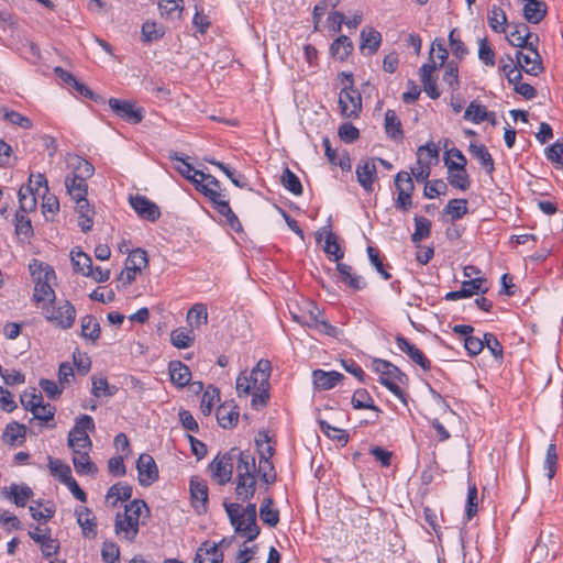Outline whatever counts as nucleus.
<instances>
[{
    "label": "nucleus",
    "mask_w": 563,
    "mask_h": 563,
    "mask_svg": "<svg viewBox=\"0 0 563 563\" xmlns=\"http://www.w3.org/2000/svg\"><path fill=\"white\" fill-rule=\"evenodd\" d=\"M169 158L172 161H178L180 164L176 167L177 172L188 179L191 184L197 180L196 176H200L205 174L201 170L195 169L189 163L185 162L181 157H179L177 152H173L169 154Z\"/></svg>",
    "instance_id": "obj_43"
},
{
    "label": "nucleus",
    "mask_w": 563,
    "mask_h": 563,
    "mask_svg": "<svg viewBox=\"0 0 563 563\" xmlns=\"http://www.w3.org/2000/svg\"><path fill=\"white\" fill-rule=\"evenodd\" d=\"M131 207L137 213V216L150 222H156L161 217V210L158 206L151 201L148 198L135 195L129 198Z\"/></svg>",
    "instance_id": "obj_12"
},
{
    "label": "nucleus",
    "mask_w": 563,
    "mask_h": 563,
    "mask_svg": "<svg viewBox=\"0 0 563 563\" xmlns=\"http://www.w3.org/2000/svg\"><path fill=\"white\" fill-rule=\"evenodd\" d=\"M445 166L448 167V183L460 190H467L471 186L470 176L462 164H455L454 161L449 158L444 159Z\"/></svg>",
    "instance_id": "obj_16"
},
{
    "label": "nucleus",
    "mask_w": 563,
    "mask_h": 563,
    "mask_svg": "<svg viewBox=\"0 0 563 563\" xmlns=\"http://www.w3.org/2000/svg\"><path fill=\"white\" fill-rule=\"evenodd\" d=\"M528 53L518 51L516 54L517 65L526 73L538 76L543 71L542 58L538 52V45L526 48Z\"/></svg>",
    "instance_id": "obj_10"
},
{
    "label": "nucleus",
    "mask_w": 563,
    "mask_h": 563,
    "mask_svg": "<svg viewBox=\"0 0 563 563\" xmlns=\"http://www.w3.org/2000/svg\"><path fill=\"white\" fill-rule=\"evenodd\" d=\"M89 451L74 453L73 464L79 475H95L98 472L96 464L90 460Z\"/></svg>",
    "instance_id": "obj_32"
},
{
    "label": "nucleus",
    "mask_w": 563,
    "mask_h": 563,
    "mask_svg": "<svg viewBox=\"0 0 563 563\" xmlns=\"http://www.w3.org/2000/svg\"><path fill=\"white\" fill-rule=\"evenodd\" d=\"M20 212L29 213L36 209L34 188L31 185L21 187L19 190Z\"/></svg>",
    "instance_id": "obj_40"
},
{
    "label": "nucleus",
    "mask_w": 563,
    "mask_h": 563,
    "mask_svg": "<svg viewBox=\"0 0 563 563\" xmlns=\"http://www.w3.org/2000/svg\"><path fill=\"white\" fill-rule=\"evenodd\" d=\"M145 509L148 512V507L142 499H134L128 505H125L124 512H121L126 518L131 517V519L140 527V518L142 516V510Z\"/></svg>",
    "instance_id": "obj_55"
},
{
    "label": "nucleus",
    "mask_w": 563,
    "mask_h": 563,
    "mask_svg": "<svg viewBox=\"0 0 563 563\" xmlns=\"http://www.w3.org/2000/svg\"><path fill=\"white\" fill-rule=\"evenodd\" d=\"M336 269L339 272L340 280L353 290H361L366 286L362 277L353 273L352 266L344 263H338Z\"/></svg>",
    "instance_id": "obj_26"
},
{
    "label": "nucleus",
    "mask_w": 563,
    "mask_h": 563,
    "mask_svg": "<svg viewBox=\"0 0 563 563\" xmlns=\"http://www.w3.org/2000/svg\"><path fill=\"white\" fill-rule=\"evenodd\" d=\"M255 444L260 455V460L272 459L274 455V448L271 445V438L264 431H260L255 437Z\"/></svg>",
    "instance_id": "obj_49"
},
{
    "label": "nucleus",
    "mask_w": 563,
    "mask_h": 563,
    "mask_svg": "<svg viewBox=\"0 0 563 563\" xmlns=\"http://www.w3.org/2000/svg\"><path fill=\"white\" fill-rule=\"evenodd\" d=\"M227 515L231 525L238 534L244 537L246 541L255 540L261 529L256 522V505L247 504L242 508L240 504H224Z\"/></svg>",
    "instance_id": "obj_1"
},
{
    "label": "nucleus",
    "mask_w": 563,
    "mask_h": 563,
    "mask_svg": "<svg viewBox=\"0 0 563 563\" xmlns=\"http://www.w3.org/2000/svg\"><path fill=\"white\" fill-rule=\"evenodd\" d=\"M236 467V487L235 495L241 501L250 500L256 489V463L254 455L249 452L241 454Z\"/></svg>",
    "instance_id": "obj_3"
},
{
    "label": "nucleus",
    "mask_w": 563,
    "mask_h": 563,
    "mask_svg": "<svg viewBox=\"0 0 563 563\" xmlns=\"http://www.w3.org/2000/svg\"><path fill=\"white\" fill-rule=\"evenodd\" d=\"M187 320L192 328H198L201 324H206L208 322V312L206 306L202 303H197L190 308L187 313Z\"/></svg>",
    "instance_id": "obj_52"
},
{
    "label": "nucleus",
    "mask_w": 563,
    "mask_h": 563,
    "mask_svg": "<svg viewBox=\"0 0 563 563\" xmlns=\"http://www.w3.org/2000/svg\"><path fill=\"white\" fill-rule=\"evenodd\" d=\"M353 51V43L346 35H341L330 46V54L341 62L345 60Z\"/></svg>",
    "instance_id": "obj_35"
},
{
    "label": "nucleus",
    "mask_w": 563,
    "mask_h": 563,
    "mask_svg": "<svg viewBox=\"0 0 563 563\" xmlns=\"http://www.w3.org/2000/svg\"><path fill=\"white\" fill-rule=\"evenodd\" d=\"M223 539L219 544L210 541H205L196 551L192 563H223V552L219 545L223 544Z\"/></svg>",
    "instance_id": "obj_15"
},
{
    "label": "nucleus",
    "mask_w": 563,
    "mask_h": 563,
    "mask_svg": "<svg viewBox=\"0 0 563 563\" xmlns=\"http://www.w3.org/2000/svg\"><path fill=\"white\" fill-rule=\"evenodd\" d=\"M355 173L360 185L366 191H371L373 189V184L377 174L374 159L362 161L360 164H357Z\"/></svg>",
    "instance_id": "obj_20"
},
{
    "label": "nucleus",
    "mask_w": 563,
    "mask_h": 563,
    "mask_svg": "<svg viewBox=\"0 0 563 563\" xmlns=\"http://www.w3.org/2000/svg\"><path fill=\"white\" fill-rule=\"evenodd\" d=\"M14 220H15V223H14L15 233L19 236L23 235L24 238H30L33 235V227H32L31 220L26 216V213L16 211Z\"/></svg>",
    "instance_id": "obj_63"
},
{
    "label": "nucleus",
    "mask_w": 563,
    "mask_h": 563,
    "mask_svg": "<svg viewBox=\"0 0 563 563\" xmlns=\"http://www.w3.org/2000/svg\"><path fill=\"white\" fill-rule=\"evenodd\" d=\"M140 527L131 519L126 518L121 512H118L114 520L115 536L130 543L134 542L139 533Z\"/></svg>",
    "instance_id": "obj_17"
},
{
    "label": "nucleus",
    "mask_w": 563,
    "mask_h": 563,
    "mask_svg": "<svg viewBox=\"0 0 563 563\" xmlns=\"http://www.w3.org/2000/svg\"><path fill=\"white\" fill-rule=\"evenodd\" d=\"M170 341L177 349H187L194 342L192 331L183 328L175 329L170 333Z\"/></svg>",
    "instance_id": "obj_48"
},
{
    "label": "nucleus",
    "mask_w": 563,
    "mask_h": 563,
    "mask_svg": "<svg viewBox=\"0 0 563 563\" xmlns=\"http://www.w3.org/2000/svg\"><path fill=\"white\" fill-rule=\"evenodd\" d=\"M323 251L330 260L335 262L340 261L344 256V251L341 249L336 236L332 232H329L325 236Z\"/></svg>",
    "instance_id": "obj_53"
},
{
    "label": "nucleus",
    "mask_w": 563,
    "mask_h": 563,
    "mask_svg": "<svg viewBox=\"0 0 563 563\" xmlns=\"http://www.w3.org/2000/svg\"><path fill=\"white\" fill-rule=\"evenodd\" d=\"M71 263L74 269L82 276H86L92 266L91 257L80 250L71 251Z\"/></svg>",
    "instance_id": "obj_45"
},
{
    "label": "nucleus",
    "mask_w": 563,
    "mask_h": 563,
    "mask_svg": "<svg viewBox=\"0 0 563 563\" xmlns=\"http://www.w3.org/2000/svg\"><path fill=\"white\" fill-rule=\"evenodd\" d=\"M385 131L388 137L395 141L404 139L402 125L396 112L388 109L385 113Z\"/></svg>",
    "instance_id": "obj_33"
},
{
    "label": "nucleus",
    "mask_w": 563,
    "mask_h": 563,
    "mask_svg": "<svg viewBox=\"0 0 563 563\" xmlns=\"http://www.w3.org/2000/svg\"><path fill=\"white\" fill-rule=\"evenodd\" d=\"M256 474H258L261 481L266 485L275 483L276 472L271 459L260 460L258 467H256Z\"/></svg>",
    "instance_id": "obj_56"
},
{
    "label": "nucleus",
    "mask_w": 563,
    "mask_h": 563,
    "mask_svg": "<svg viewBox=\"0 0 563 563\" xmlns=\"http://www.w3.org/2000/svg\"><path fill=\"white\" fill-rule=\"evenodd\" d=\"M280 181L292 195L300 196L302 194V185L299 178L288 167L284 168Z\"/></svg>",
    "instance_id": "obj_46"
},
{
    "label": "nucleus",
    "mask_w": 563,
    "mask_h": 563,
    "mask_svg": "<svg viewBox=\"0 0 563 563\" xmlns=\"http://www.w3.org/2000/svg\"><path fill=\"white\" fill-rule=\"evenodd\" d=\"M132 496V486L126 483H117L112 485L106 495L107 501L115 507L118 501H126Z\"/></svg>",
    "instance_id": "obj_31"
},
{
    "label": "nucleus",
    "mask_w": 563,
    "mask_h": 563,
    "mask_svg": "<svg viewBox=\"0 0 563 563\" xmlns=\"http://www.w3.org/2000/svg\"><path fill=\"white\" fill-rule=\"evenodd\" d=\"M45 319L57 328L70 329L76 320V309L68 300L56 301L43 307Z\"/></svg>",
    "instance_id": "obj_6"
},
{
    "label": "nucleus",
    "mask_w": 563,
    "mask_h": 563,
    "mask_svg": "<svg viewBox=\"0 0 563 563\" xmlns=\"http://www.w3.org/2000/svg\"><path fill=\"white\" fill-rule=\"evenodd\" d=\"M76 211L78 212V225L82 232H88L93 225L92 217L95 214L93 209L90 207L88 200L76 202Z\"/></svg>",
    "instance_id": "obj_37"
},
{
    "label": "nucleus",
    "mask_w": 563,
    "mask_h": 563,
    "mask_svg": "<svg viewBox=\"0 0 563 563\" xmlns=\"http://www.w3.org/2000/svg\"><path fill=\"white\" fill-rule=\"evenodd\" d=\"M396 342H397L398 349L401 352L406 353L422 369H424V371L430 369L431 363L427 358V356L423 354V352L420 351L418 347H416L413 344H411L405 336L397 335Z\"/></svg>",
    "instance_id": "obj_19"
},
{
    "label": "nucleus",
    "mask_w": 563,
    "mask_h": 563,
    "mask_svg": "<svg viewBox=\"0 0 563 563\" xmlns=\"http://www.w3.org/2000/svg\"><path fill=\"white\" fill-rule=\"evenodd\" d=\"M373 368L380 375L379 382L396 397L405 400V394L396 382L402 383L407 378L406 374L396 365L380 358L373 361Z\"/></svg>",
    "instance_id": "obj_5"
},
{
    "label": "nucleus",
    "mask_w": 563,
    "mask_h": 563,
    "mask_svg": "<svg viewBox=\"0 0 563 563\" xmlns=\"http://www.w3.org/2000/svg\"><path fill=\"white\" fill-rule=\"evenodd\" d=\"M115 386H110L108 380L102 377H92V395L99 397H111L117 393Z\"/></svg>",
    "instance_id": "obj_57"
},
{
    "label": "nucleus",
    "mask_w": 563,
    "mask_h": 563,
    "mask_svg": "<svg viewBox=\"0 0 563 563\" xmlns=\"http://www.w3.org/2000/svg\"><path fill=\"white\" fill-rule=\"evenodd\" d=\"M80 323V335L84 339L96 343L101 333L100 324L97 318L92 314H86L81 318Z\"/></svg>",
    "instance_id": "obj_29"
},
{
    "label": "nucleus",
    "mask_w": 563,
    "mask_h": 563,
    "mask_svg": "<svg viewBox=\"0 0 563 563\" xmlns=\"http://www.w3.org/2000/svg\"><path fill=\"white\" fill-rule=\"evenodd\" d=\"M471 155L476 158L488 175L495 170L493 157L485 145L471 143L468 146Z\"/></svg>",
    "instance_id": "obj_30"
},
{
    "label": "nucleus",
    "mask_w": 563,
    "mask_h": 563,
    "mask_svg": "<svg viewBox=\"0 0 563 563\" xmlns=\"http://www.w3.org/2000/svg\"><path fill=\"white\" fill-rule=\"evenodd\" d=\"M313 384L319 390H328L333 388L340 380L344 378L343 374L331 371L324 372L316 369L312 372Z\"/></svg>",
    "instance_id": "obj_22"
},
{
    "label": "nucleus",
    "mask_w": 563,
    "mask_h": 563,
    "mask_svg": "<svg viewBox=\"0 0 563 563\" xmlns=\"http://www.w3.org/2000/svg\"><path fill=\"white\" fill-rule=\"evenodd\" d=\"M95 173V167L91 163L82 157H76V164L74 165V170L71 178L79 179L81 181H87Z\"/></svg>",
    "instance_id": "obj_44"
},
{
    "label": "nucleus",
    "mask_w": 563,
    "mask_h": 563,
    "mask_svg": "<svg viewBox=\"0 0 563 563\" xmlns=\"http://www.w3.org/2000/svg\"><path fill=\"white\" fill-rule=\"evenodd\" d=\"M486 117H488V111L476 101H472L464 112V119L475 124L485 121Z\"/></svg>",
    "instance_id": "obj_51"
},
{
    "label": "nucleus",
    "mask_w": 563,
    "mask_h": 563,
    "mask_svg": "<svg viewBox=\"0 0 563 563\" xmlns=\"http://www.w3.org/2000/svg\"><path fill=\"white\" fill-rule=\"evenodd\" d=\"M352 405L355 409H371L379 411L378 407L374 405L373 398L366 389H357L352 397Z\"/></svg>",
    "instance_id": "obj_50"
},
{
    "label": "nucleus",
    "mask_w": 563,
    "mask_h": 563,
    "mask_svg": "<svg viewBox=\"0 0 563 563\" xmlns=\"http://www.w3.org/2000/svg\"><path fill=\"white\" fill-rule=\"evenodd\" d=\"M244 453H249V451H240L238 448H232L223 454L219 453L209 464L212 479L220 486L228 484L232 479L235 461L239 463L241 454Z\"/></svg>",
    "instance_id": "obj_4"
},
{
    "label": "nucleus",
    "mask_w": 563,
    "mask_h": 563,
    "mask_svg": "<svg viewBox=\"0 0 563 563\" xmlns=\"http://www.w3.org/2000/svg\"><path fill=\"white\" fill-rule=\"evenodd\" d=\"M109 107L119 118L131 124H137L144 118L143 109L136 108L135 102L131 100L111 98L109 99Z\"/></svg>",
    "instance_id": "obj_9"
},
{
    "label": "nucleus",
    "mask_w": 563,
    "mask_h": 563,
    "mask_svg": "<svg viewBox=\"0 0 563 563\" xmlns=\"http://www.w3.org/2000/svg\"><path fill=\"white\" fill-rule=\"evenodd\" d=\"M29 268L35 283L33 300L36 303L43 301L55 303L56 295L52 287L56 279L54 269L49 265L43 264L37 260H33L32 263H30Z\"/></svg>",
    "instance_id": "obj_2"
},
{
    "label": "nucleus",
    "mask_w": 563,
    "mask_h": 563,
    "mask_svg": "<svg viewBox=\"0 0 563 563\" xmlns=\"http://www.w3.org/2000/svg\"><path fill=\"white\" fill-rule=\"evenodd\" d=\"M147 263V253L142 249L132 251L126 258V265L137 272H141Z\"/></svg>",
    "instance_id": "obj_64"
},
{
    "label": "nucleus",
    "mask_w": 563,
    "mask_h": 563,
    "mask_svg": "<svg viewBox=\"0 0 563 563\" xmlns=\"http://www.w3.org/2000/svg\"><path fill=\"white\" fill-rule=\"evenodd\" d=\"M65 187L67 189V192L75 202L87 200V181H81L79 179L71 178L70 176H66Z\"/></svg>",
    "instance_id": "obj_36"
},
{
    "label": "nucleus",
    "mask_w": 563,
    "mask_h": 563,
    "mask_svg": "<svg viewBox=\"0 0 563 563\" xmlns=\"http://www.w3.org/2000/svg\"><path fill=\"white\" fill-rule=\"evenodd\" d=\"M1 494L4 498L12 500L18 507H24L27 499L32 497L33 492L26 485L19 486L16 484H12L9 489L4 487Z\"/></svg>",
    "instance_id": "obj_23"
},
{
    "label": "nucleus",
    "mask_w": 563,
    "mask_h": 563,
    "mask_svg": "<svg viewBox=\"0 0 563 563\" xmlns=\"http://www.w3.org/2000/svg\"><path fill=\"white\" fill-rule=\"evenodd\" d=\"M339 106L345 118H357L362 110V96L353 85L345 86L340 92Z\"/></svg>",
    "instance_id": "obj_8"
},
{
    "label": "nucleus",
    "mask_w": 563,
    "mask_h": 563,
    "mask_svg": "<svg viewBox=\"0 0 563 563\" xmlns=\"http://www.w3.org/2000/svg\"><path fill=\"white\" fill-rule=\"evenodd\" d=\"M443 66H444L443 81L445 84H448L449 88L452 91H456L460 88L457 64L454 62H449V63L444 64Z\"/></svg>",
    "instance_id": "obj_58"
},
{
    "label": "nucleus",
    "mask_w": 563,
    "mask_h": 563,
    "mask_svg": "<svg viewBox=\"0 0 563 563\" xmlns=\"http://www.w3.org/2000/svg\"><path fill=\"white\" fill-rule=\"evenodd\" d=\"M526 3L523 5V16L525 19L532 23H540L545 14H547V4L540 0H525Z\"/></svg>",
    "instance_id": "obj_25"
},
{
    "label": "nucleus",
    "mask_w": 563,
    "mask_h": 563,
    "mask_svg": "<svg viewBox=\"0 0 563 563\" xmlns=\"http://www.w3.org/2000/svg\"><path fill=\"white\" fill-rule=\"evenodd\" d=\"M507 41L511 46L527 48L538 45L539 36L529 31L525 23L515 24L514 31L507 35Z\"/></svg>",
    "instance_id": "obj_13"
},
{
    "label": "nucleus",
    "mask_w": 563,
    "mask_h": 563,
    "mask_svg": "<svg viewBox=\"0 0 563 563\" xmlns=\"http://www.w3.org/2000/svg\"><path fill=\"white\" fill-rule=\"evenodd\" d=\"M75 515L84 537L95 538L97 536V520L91 515V510L88 507L79 506L76 508Z\"/></svg>",
    "instance_id": "obj_21"
},
{
    "label": "nucleus",
    "mask_w": 563,
    "mask_h": 563,
    "mask_svg": "<svg viewBox=\"0 0 563 563\" xmlns=\"http://www.w3.org/2000/svg\"><path fill=\"white\" fill-rule=\"evenodd\" d=\"M273 504V498L266 497L260 507V517L269 527H275L279 522V512L272 508Z\"/></svg>",
    "instance_id": "obj_41"
},
{
    "label": "nucleus",
    "mask_w": 563,
    "mask_h": 563,
    "mask_svg": "<svg viewBox=\"0 0 563 563\" xmlns=\"http://www.w3.org/2000/svg\"><path fill=\"white\" fill-rule=\"evenodd\" d=\"M417 157L418 163H423L430 166L433 161H438L439 150L432 142L427 143L426 145L418 147Z\"/></svg>",
    "instance_id": "obj_59"
},
{
    "label": "nucleus",
    "mask_w": 563,
    "mask_h": 563,
    "mask_svg": "<svg viewBox=\"0 0 563 563\" xmlns=\"http://www.w3.org/2000/svg\"><path fill=\"white\" fill-rule=\"evenodd\" d=\"M431 233V221L424 217H415V232L411 235L412 242L419 246V243L427 239Z\"/></svg>",
    "instance_id": "obj_42"
},
{
    "label": "nucleus",
    "mask_w": 563,
    "mask_h": 563,
    "mask_svg": "<svg viewBox=\"0 0 563 563\" xmlns=\"http://www.w3.org/2000/svg\"><path fill=\"white\" fill-rule=\"evenodd\" d=\"M239 410L232 402H224L217 409V420L224 428H233L239 420Z\"/></svg>",
    "instance_id": "obj_24"
},
{
    "label": "nucleus",
    "mask_w": 563,
    "mask_h": 563,
    "mask_svg": "<svg viewBox=\"0 0 563 563\" xmlns=\"http://www.w3.org/2000/svg\"><path fill=\"white\" fill-rule=\"evenodd\" d=\"M189 490L194 508L199 512H205L208 505V485L205 479L192 476L189 483Z\"/></svg>",
    "instance_id": "obj_14"
},
{
    "label": "nucleus",
    "mask_w": 563,
    "mask_h": 563,
    "mask_svg": "<svg viewBox=\"0 0 563 563\" xmlns=\"http://www.w3.org/2000/svg\"><path fill=\"white\" fill-rule=\"evenodd\" d=\"M164 33H165L164 27L153 21H146L142 26L143 42L157 41L161 37H163Z\"/></svg>",
    "instance_id": "obj_61"
},
{
    "label": "nucleus",
    "mask_w": 563,
    "mask_h": 563,
    "mask_svg": "<svg viewBox=\"0 0 563 563\" xmlns=\"http://www.w3.org/2000/svg\"><path fill=\"white\" fill-rule=\"evenodd\" d=\"M137 481L141 486L148 487L158 479V468L155 460L146 453L136 461Z\"/></svg>",
    "instance_id": "obj_11"
},
{
    "label": "nucleus",
    "mask_w": 563,
    "mask_h": 563,
    "mask_svg": "<svg viewBox=\"0 0 563 563\" xmlns=\"http://www.w3.org/2000/svg\"><path fill=\"white\" fill-rule=\"evenodd\" d=\"M68 446L73 453H79L81 451H90L92 446L91 439L85 432H78L70 430L68 433Z\"/></svg>",
    "instance_id": "obj_38"
},
{
    "label": "nucleus",
    "mask_w": 563,
    "mask_h": 563,
    "mask_svg": "<svg viewBox=\"0 0 563 563\" xmlns=\"http://www.w3.org/2000/svg\"><path fill=\"white\" fill-rule=\"evenodd\" d=\"M438 69V65L434 60L426 63L420 68V79L423 86V90L431 99H438L441 96L437 87V77L433 73Z\"/></svg>",
    "instance_id": "obj_18"
},
{
    "label": "nucleus",
    "mask_w": 563,
    "mask_h": 563,
    "mask_svg": "<svg viewBox=\"0 0 563 563\" xmlns=\"http://www.w3.org/2000/svg\"><path fill=\"white\" fill-rule=\"evenodd\" d=\"M361 51L364 53L367 49V54L372 55L376 53L382 43V34L373 27H364L361 32Z\"/></svg>",
    "instance_id": "obj_27"
},
{
    "label": "nucleus",
    "mask_w": 563,
    "mask_h": 563,
    "mask_svg": "<svg viewBox=\"0 0 563 563\" xmlns=\"http://www.w3.org/2000/svg\"><path fill=\"white\" fill-rule=\"evenodd\" d=\"M48 467L52 475L57 477L63 484H66V482L73 478L70 467L67 464H63L59 460L49 457Z\"/></svg>",
    "instance_id": "obj_47"
},
{
    "label": "nucleus",
    "mask_w": 563,
    "mask_h": 563,
    "mask_svg": "<svg viewBox=\"0 0 563 563\" xmlns=\"http://www.w3.org/2000/svg\"><path fill=\"white\" fill-rule=\"evenodd\" d=\"M26 434V428L24 424L19 422H10L7 424L2 439L3 442L9 445H14L18 440L24 441Z\"/></svg>",
    "instance_id": "obj_39"
},
{
    "label": "nucleus",
    "mask_w": 563,
    "mask_h": 563,
    "mask_svg": "<svg viewBox=\"0 0 563 563\" xmlns=\"http://www.w3.org/2000/svg\"><path fill=\"white\" fill-rule=\"evenodd\" d=\"M485 284H486L485 278L477 277V278H473L470 280H464L461 285V288H462L465 297L467 298L477 292H482V294L487 292L488 288L485 286Z\"/></svg>",
    "instance_id": "obj_62"
},
{
    "label": "nucleus",
    "mask_w": 563,
    "mask_h": 563,
    "mask_svg": "<svg viewBox=\"0 0 563 563\" xmlns=\"http://www.w3.org/2000/svg\"><path fill=\"white\" fill-rule=\"evenodd\" d=\"M220 399V391L213 386H209L202 395L200 409L205 416H209L214 407L216 401Z\"/></svg>",
    "instance_id": "obj_54"
},
{
    "label": "nucleus",
    "mask_w": 563,
    "mask_h": 563,
    "mask_svg": "<svg viewBox=\"0 0 563 563\" xmlns=\"http://www.w3.org/2000/svg\"><path fill=\"white\" fill-rule=\"evenodd\" d=\"M272 365L268 360H260L256 364L255 368H253V374H260V387L252 391V406L256 407L257 405L265 406L268 401L269 394V376H271Z\"/></svg>",
    "instance_id": "obj_7"
},
{
    "label": "nucleus",
    "mask_w": 563,
    "mask_h": 563,
    "mask_svg": "<svg viewBox=\"0 0 563 563\" xmlns=\"http://www.w3.org/2000/svg\"><path fill=\"white\" fill-rule=\"evenodd\" d=\"M487 22L490 29L496 33H506L508 19L505 11L500 7L496 4L492 5L488 11Z\"/></svg>",
    "instance_id": "obj_34"
},
{
    "label": "nucleus",
    "mask_w": 563,
    "mask_h": 563,
    "mask_svg": "<svg viewBox=\"0 0 563 563\" xmlns=\"http://www.w3.org/2000/svg\"><path fill=\"white\" fill-rule=\"evenodd\" d=\"M170 380L178 387H185L191 378L190 369L180 361H172L168 365Z\"/></svg>",
    "instance_id": "obj_28"
},
{
    "label": "nucleus",
    "mask_w": 563,
    "mask_h": 563,
    "mask_svg": "<svg viewBox=\"0 0 563 563\" xmlns=\"http://www.w3.org/2000/svg\"><path fill=\"white\" fill-rule=\"evenodd\" d=\"M444 212L451 216L452 221L461 219L467 213V200L451 199L445 206Z\"/></svg>",
    "instance_id": "obj_60"
}]
</instances>
